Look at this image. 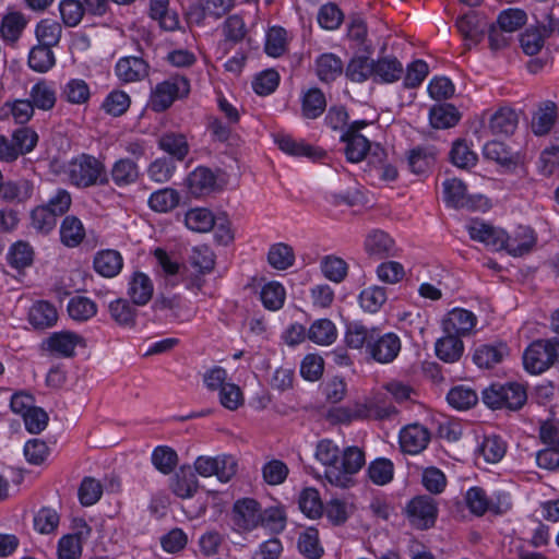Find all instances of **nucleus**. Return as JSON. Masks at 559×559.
<instances>
[{
	"instance_id": "5fc2aeb1",
	"label": "nucleus",
	"mask_w": 559,
	"mask_h": 559,
	"mask_svg": "<svg viewBox=\"0 0 559 559\" xmlns=\"http://www.w3.org/2000/svg\"><path fill=\"white\" fill-rule=\"evenodd\" d=\"M450 405L457 409H467L478 402L477 393L471 388L457 385L450 390L447 395Z\"/></svg>"
},
{
	"instance_id": "603ef678",
	"label": "nucleus",
	"mask_w": 559,
	"mask_h": 559,
	"mask_svg": "<svg viewBox=\"0 0 559 559\" xmlns=\"http://www.w3.org/2000/svg\"><path fill=\"white\" fill-rule=\"evenodd\" d=\"M374 61L366 56L354 57L346 69V75L354 82H364L373 74Z\"/></svg>"
},
{
	"instance_id": "7ed1b4c3",
	"label": "nucleus",
	"mask_w": 559,
	"mask_h": 559,
	"mask_svg": "<svg viewBox=\"0 0 559 559\" xmlns=\"http://www.w3.org/2000/svg\"><path fill=\"white\" fill-rule=\"evenodd\" d=\"M190 92L189 81L183 76H171L157 84L151 96V107L154 111L166 110L176 98L185 97Z\"/></svg>"
},
{
	"instance_id": "79ce46f5",
	"label": "nucleus",
	"mask_w": 559,
	"mask_h": 559,
	"mask_svg": "<svg viewBox=\"0 0 559 559\" xmlns=\"http://www.w3.org/2000/svg\"><path fill=\"white\" fill-rule=\"evenodd\" d=\"M260 297L267 310L275 311L283 307L286 292L278 282H270L262 287Z\"/></svg>"
},
{
	"instance_id": "f03ea898",
	"label": "nucleus",
	"mask_w": 559,
	"mask_h": 559,
	"mask_svg": "<svg viewBox=\"0 0 559 559\" xmlns=\"http://www.w3.org/2000/svg\"><path fill=\"white\" fill-rule=\"evenodd\" d=\"M71 185L78 188H88L107 182L106 168L98 158L81 154L72 158L64 170Z\"/></svg>"
},
{
	"instance_id": "864d4df0",
	"label": "nucleus",
	"mask_w": 559,
	"mask_h": 559,
	"mask_svg": "<svg viewBox=\"0 0 559 559\" xmlns=\"http://www.w3.org/2000/svg\"><path fill=\"white\" fill-rule=\"evenodd\" d=\"M60 516L58 512L51 508L44 507L34 515L33 524L39 534H51L58 528Z\"/></svg>"
},
{
	"instance_id": "412c9836",
	"label": "nucleus",
	"mask_w": 559,
	"mask_h": 559,
	"mask_svg": "<svg viewBox=\"0 0 559 559\" xmlns=\"http://www.w3.org/2000/svg\"><path fill=\"white\" fill-rule=\"evenodd\" d=\"M199 488L198 478L190 466H181L171 481V490L179 498H191Z\"/></svg>"
},
{
	"instance_id": "3c124183",
	"label": "nucleus",
	"mask_w": 559,
	"mask_h": 559,
	"mask_svg": "<svg viewBox=\"0 0 559 559\" xmlns=\"http://www.w3.org/2000/svg\"><path fill=\"white\" fill-rule=\"evenodd\" d=\"M83 532L64 535L58 543V559H79L82 554Z\"/></svg>"
},
{
	"instance_id": "393cba45",
	"label": "nucleus",
	"mask_w": 559,
	"mask_h": 559,
	"mask_svg": "<svg viewBox=\"0 0 559 559\" xmlns=\"http://www.w3.org/2000/svg\"><path fill=\"white\" fill-rule=\"evenodd\" d=\"M128 295L134 305H146L153 296V284L150 277L141 272L134 273L129 284Z\"/></svg>"
},
{
	"instance_id": "69168bd1",
	"label": "nucleus",
	"mask_w": 559,
	"mask_h": 559,
	"mask_svg": "<svg viewBox=\"0 0 559 559\" xmlns=\"http://www.w3.org/2000/svg\"><path fill=\"white\" fill-rule=\"evenodd\" d=\"M33 255L32 247L27 242L19 241L11 247L8 260L13 267L22 270L32 264Z\"/></svg>"
},
{
	"instance_id": "6e6552de",
	"label": "nucleus",
	"mask_w": 559,
	"mask_h": 559,
	"mask_svg": "<svg viewBox=\"0 0 559 559\" xmlns=\"http://www.w3.org/2000/svg\"><path fill=\"white\" fill-rule=\"evenodd\" d=\"M401 350V341L394 333H385L381 336L373 334L368 343V353L380 364L393 361Z\"/></svg>"
},
{
	"instance_id": "f704fd0d",
	"label": "nucleus",
	"mask_w": 559,
	"mask_h": 559,
	"mask_svg": "<svg viewBox=\"0 0 559 559\" xmlns=\"http://www.w3.org/2000/svg\"><path fill=\"white\" fill-rule=\"evenodd\" d=\"M112 320L120 326L133 328L136 322V309L126 299L119 298L109 304Z\"/></svg>"
},
{
	"instance_id": "2f4dec72",
	"label": "nucleus",
	"mask_w": 559,
	"mask_h": 559,
	"mask_svg": "<svg viewBox=\"0 0 559 559\" xmlns=\"http://www.w3.org/2000/svg\"><path fill=\"white\" fill-rule=\"evenodd\" d=\"M180 202V194L171 188H164L153 192L148 199L151 210L157 213H167Z\"/></svg>"
},
{
	"instance_id": "f257e3e1",
	"label": "nucleus",
	"mask_w": 559,
	"mask_h": 559,
	"mask_svg": "<svg viewBox=\"0 0 559 559\" xmlns=\"http://www.w3.org/2000/svg\"><path fill=\"white\" fill-rule=\"evenodd\" d=\"M314 455L325 466V479L338 488L353 486V475L365 464V453L361 449L348 447L341 454L338 447L328 439L318 442Z\"/></svg>"
},
{
	"instance_id": "bb28decb",
	"label": "nucleus",
	"mask_w": 559,
	"mask_h": 559,
	"mask_svg": "<svg viewBox=\"0 0 559 559\" xmlns=\"http://www.w3.org/2000/svg\"><path fill=\"white\" fill-rule=\"evenodd\" d=\"M557 119V105L551 100L544 102L532 120V130L536 135L547 134Z\"/></svg>"
},
{
	"instance_id": "c756f323",
	"label": "nucleus",
	"mask_w": 559,
	"mask_h": 559,
	"mask_svg": "<svg viewBox=\"0 0 559 559\" xmlns=\"http://www.w3.org/2000/svg\"><path fill=\"white\" fill-rule=\"evenodd\" d=\"M341 140L346 143L345 155L350 163L361 162L370 151V142L361 134L343 133Z\"/></svg>"
},
{
	"instance_id": "a18cd8bd",
	"label": "nucleus",
	"mask_w": 559,
	"mask_h": 559,
	"mask_svg": "<svg viewBox=\"0 0 559 559\" xmlns=\"http://www.w3.org/2000/svg\"><path fill=\"white\" fill-rule=\"evenodd\" d=\"M28 64L36 72H47L55 64V55L51 47L37 45L32 48Z\"/></svg>"
},
{
	"instance_id": "8fccbe9b",
	"label": "nucleus",
	"mask_w": 559,
	"mask_h": 559,
	"mask_svg": "<svg viewBox=\"0 0 559 559\" xmlns=\"http://www.w3.org/2000/svg\"><path fill=\"white\" fill-rule=\"evenodd\" d=\"M298 548L309 559H319L323 555V548L319 543V533L316 528L309 527L300 534Z\"/></svg>"
},
{
	"instance_id": "a19ab883",
	"label": "nucleus",
	"mask_w": 559,
	"mask_h": 559,
	"mask_svg": "<svg viewBox=\"0 0 559 559\" xmlns=\"http://www.w3.org/2000/svg\"><path fill=\"white\" fill-rule=\"evenodd\" d=\"M308 337L319 345H330L336 338L335 325L328 319L317 320L311 324Z\"/></svg>"
},
{
	"instance_id": "2eb2a0df",
	"label": "nucleus",
	"mask_w": 559,
	"mask_h": 559,
	"mask_svg": "<svg viewBox=\"0 0 559 559\" xmlns=\"http://www.w3.org/2000/svg\"><path fill=\"white\" fill-rule=\"evenodd\" d=\"M116 75L124 83L138 82L148 75V64L140 57H123L116 64Z\"/></svg>"
},
{
	"instance_id": "6e6d98bb",
	"label": "nucleus",
	"mask_w": 559,
	"mask_h": 559,
	"mask_svg": "<svg viewBox=\"0 0 559 559\" xmlns=\"http://www.w3.org/2000/svg\"><path fill=\"white\" fill-rule=\"evenodd\" d=\"M59 11L63 24L68 27H74L82 21L85 9L80 0H62L59 3Z\"/></svg>"
},
{
	"instance_id": "6ab92c4d",
	"label": "nucleus",
	"mask_w": 559,
	"mask_h": 559,
	"mask_svg": "<svg viewBox=\"0 0 559 559\" xmlns=\"http://www.w3.org/2000/svg\"><path fill=\"white\" fill-rule=\"evenodd\" d=\"M519 116L513 108H499L489 120V129L496 135H511L518 128Z\"/></svg>"
},
{
	"instance_id": "49530a36",
	"label": "nucleus",
	"mask_w": 559,
	"mask_h": 559,
	"mask_svg": "<svg viewBox=\"0 0 559 559\" xmlns=\"http://www.w3.org/2000/svg\"><path fill=\"white\" fill-rule=\"evenodd\" d=\"M111 177L117 186L130 185L139 177L138 166L128 158L119 159L111 169Z\"/></svg>"
},
{
	"instance_id": "4468645a",
	"label": "nucleus",
	"mask_w": 559,
	"mask_h": 559,
	"mask_svg": "<svg viewBox=\"0 0 559 559\" xmlns=\"http://www.w3.org/2000/svg\"><path fill=\"white\" fill-rule=\"evenodd\" d=\"M467 230L473 240L480 241L495 250L502 249L504 230L478 219L472 221Z\"/></svg>"
},
{
	"instance_id": "09e8293b",
	"label": "nucleus",
	"mask_w": 559,
	"mask_h": 559,
	"mask_svg": "<svg viewBox=\"0 0 559 559\" xmlns=\"http://www.w3.org/2000/svg\"><path fill=\"white\" fill-rule=\"evenodd\" d=\"M62 27L53 20L45 19L36 27V37L40 45L56 46L61 38Z\"/></svg>"
},
{
	"instance_id": "4d7b16f0",
	"label": "nucleus",
	"mask_w": 559,
	"mask_h": 559,
	"mask_svg": "<svg viewBox=\"0 0 559 559\" xmlns=\"http://www.w3.org/2000/svg\"><path fill=\"white\" fill-rule=\"evenodd\" d=\"M175 169L176 165L171 158L162 157L150 164L147 175L156 183H165L171 179Z\"/></svg>"
},
{
	"instance_id": "e433bc0d",
	"label": "nucleus",
	"mask_w": 559,
	"mask_h": 559,
	"mask_svg": "<svg viewBox=\"0 0 559 559\" xmlns=\"http://www.w3.org/2000/svg\"><path fill=\"white\" fill-rule=\"evenodd\" d=\"M151 460L154 467L164 475L171 474L178 464L176 451L167 445L156 447Z\"/></svg>"
},
{
	"instance_id": "338daca9",
	"label": "nucleus",
	"mask_w": 559,
	"mask_h": 559,
	"mask_svg": "<svg viewBox=\"0 0 559 559\" xmlns=\"http://www.w3.org/2000/svg\"><path fill=\"white\" fill-rule=\"evenodd\" d=\"M483 153L487 159L495 160L503 167L509 168L515 165L511 153L508 151L506 145L499 141H490L486 143Z\"/></svg>"
},
{
	"instance_id": "39448f33",
	"label": "nucleus",
	"mask_w": 559,
	"mask_h": 559,
	"mask_svg": "<svg viewBox=\"0 0 559 559\" xmlns=\"http://www.w3.org/2000/svg\"><path fill=\"white\" fill-rule=\"evenodd\" d=\"M443 191L447 204L455 209L474 211L487 205V199L483 195H468L464 182L456 178L445 180Z\"/></svg>"
},
{
	"instance_id": "aec40b11",
	"label": "nucleus",
	"mask_w": 559,
	"mask_h": 559,
	"mask_svg": "<svg viewBox=\"0 0 559 559\" xmlns=\"http://www.w3.org/2000/svg\"><path fill=\"white\" fill-rule=\"evenodd\" d=\"M436 355L444 362L453 364L457 361L464 352V344L461 336L452 333H444L435 345Z\"/></svg>"
},
{
	"instance_id": "423d86ee",
	"label": "nucleus",
	"mask_w": 559,
	"mask_h": 559,
	"mask_svg": "<svg viewBox=\"0 0 559 559\" xmlns=\"http://www.w3.org/2000/svg\"><path fill=\"white\" fill-rule=\"evenodd\" d=\"M554 354L551 340L535 341L524 352V367L533 374L542 373L551 366Z\"/></svg>"
},
{
	"instance_id": "b1692460",
	"label": "nucleus",
	"mask_w": 559,
	"mask_h": 559,
	"mask_svg": "<svg viewBox=\"0 0 559 559\" xmlns=\"http://www.w3.org/2000/svg\"><path fill=\"white\" fill-rule=\"evenodd\" d=\"M84 238L85 228L81 219L73 215L66 216L60 226L61 242L69 248H74L79 246Z\"/></svg>"
},
{
	"instance_id": "a211bd4d",
	"label": "nucleus",
	"mask_w": 559,
	"mask_h": 559,
	"mask_svg": "<svg viewBox=\"0 0 559 559\" xmlns=\"http://www.w3.org/2000/svg\"><path fill=\"white\" fill-rule=\"evenodd\" d=\"M189 192L194 197L209 194L214 190L216 177L211 169L198 167L186 179Z\"/></svg>"
},
{
	"instance_id": "e2e57ef3",
	"label": "nucleus",
	"mask_w": 559,
	"mask_h": 559,
	"mask_svg": "<svg viewBox=\"0 0 559 559\" xmlns=\"http://www.w3.org/2000/svg\"><path fill=\"white\" fill-rule=\"evenodd\" d=\"M368 476L376 485H385L393 479V464L388 459H377L368 467Z\"/></svg>"
},
{
	"instance_id": "72a5a7b5",
	"label": "nucleus",
	"mask_w": 559,
	"mask_h": 559,
	"mask_svg": "<svg viewBox=\"0 0 559 559\" xmlns=\"http://www.w3.org/2000/svg\"><path fill=\"white\" fill-rule=\"evenodd\" d=\"M169 0H151L150 15L158 20L159 25L165 31H175L179 25L178 15L168 10Z\"/></svg>"
},
{
	"instance_id": "5701e85b",
	"label": "nucleus",
	"mask_w": 559,
	"mask_h": 559,
	"mask_svg": "<svg viewBox=\"0 0 559 559\" xmlns=\"http://www.w3.org/2000/svg\"><path fill=\"white\" fill-rule=\"evenodd\" d=\"M551 35L546 25L531 26L520 36L523 51L528 56L537 55L544 47L545 39Z\"/></svg>"
},
{
	"instance_id": "58836bf2",
	"label": "nucleus",
	"mask_w": 559,
	"mask_h": 559,
	"mask_svg": "<svg viewBox=\"0 0 559 559\" xmlns=\"http://www.w3.org/2000/svg\"><path fill=\"white\" fill-rule=\"evenodd\" d=\"M267 262L276 270H286L295 262V253L290 246L280 242L271 246Z\"/></svg>"
},
{
	"instance_id": "f3484780",
	"label": "nucleus",
	"mask_w": 559,
	"mask_h": 559,
	"mask_svg": "<svg viewBox=\"0 0 559 559\" xmlns=\"http://www.w3.org/2000/svg\"><path fill=\"white\" fill-rule=\"evenodd\" d=\"M365 249L370 257L384 259L395 255V241L382 230L371 231L365 241Z\"/></svg>"
},
{
	"instance_id": "13d9d810",
	"label": "nucleus",
	"mask_w": 559,
	"mask_h": 559,
	"mask_svg": "<svg viewBox=\"0 0 559 559\" xmlns=\"http://www.w3.org/2000/svg\"><path fill=\"white\" fill-rule=\"evenodd\" d=\"M94 301L86 297H74L68 305L69 316L76 321H86L96 314Z\"/></svg>"
},
{
	"instance_id": "20e7f679",
	"label": "nucleus",
	"mask_w": 559,
	"mask_h": 559,
	"mask_svg": "<svg viewBox=\"0 0 559 559\" xmlns=\"http://www.w3.org/2000/svg\"><path fill=\"white\" fill-rule=\"evenodd\" d=\"M237 460L229 454L215 457L201 455L194 461V471L202 477L215 475L222 483L229 481L237 473Z\"/></svg>"
},
{
	"instance_id": "c9c22d12",
	"label": "nucleus",
	"mask_w": 559,
	"mask_h": 559,
	"mask_svg": "<svg viewBox=\"0 0 559 559\" xmlns=\"http://www.w3.org/2000/svg\"><path fill=\"white\" fill-rule=\"evenodd\" d=\"M158 146L177 160H182L189 153V144L182 134L166 133L159 138Z\"/></svg>"
},
{
	"instance_id": "ea45409f",
	"label": "nucleus",
	"mask_w": 559,
	"mask_h": 559,
	"mask_svg": "<svg viewBox=\"0 0 559 559\" xmlns=\"http://www.w3.org/2000/svg\"><path fill=\"white\" fill-rule=\"evenodd\" d=\"M320 267L325 278L337 284L345 280L348 272L347 263L335 255L324 257L321 260Z\"/></svg>"
},
{
	"instance_id": "f8f14e48",
	"label": "nucleus",
	"mask_w": 559,
	"mask_h": 559,
	"mask_svg": "<svg viewBox=\"0 0 559 559\" xmlns=\"http://www.w3.org/2000/svg\"><path fill=\"white\" fill-rule=\"evenodd\" d=\"M476 316L473 312L466 309L455 308L443 319V332L463 337L472 333L476 325Z\"/></svg>"
},
{
	"instance_id": "680f3d73",
	"label": "nucleus",
	"mask_w": 559,
	"mask_h": 559,
	"mask_svg": "<svg viewBox=\"0 0 559 559\" xmlns=\"http://www.w3.org/2000/svg\"><path fill=\"white\" fill-rule=\"evenodd\" d=\"M374 333V329L368 330L361 324L352 323L347 326L345 335L346 345L355 349H360L364 345L368 347V343L371 338H373Z\"/></svg>"
},
{
	"instance_id": "0eeeda50",
	"label": "nucleus",
	"mask_w": 559,
	"mask_h": 559,
	"mask_svg": "<svg viewBox=\"0 0 559 559\" xmlns=\"http://www.w3.org/2000/svg\"><path fill=\"white\" fill-rule=\"evenodd\" d=\"M406 510L411 523L417 528L426 530L435 524L438 509L433 498L416 497L409 501Z\"/></svg>"
},
{
	"instance_id": "c03bdc74",
	"label": "nucleus",
	"mask_w": 559,
	"mask_h": 559,
	"mask_svg": "<svg viewBox=\"0 0 559 559\" xmlns=\"http://www.w3.org/2000/svg\"><path fill=\"white\" fill-rule=\"evenodd\" d=\"M26 23V19L20 12L7 14L1 23L2 38L11 43L16 41L25 28Z\"/></svg>"
},
{
	"instance_id": "473e14b6",
	"label": "nucleus",
	"mask_w": 559,
	"mask_h": 559,
	"mask_svg": "<svg viewBox=\"0 0 559 559\" xmlns=\"http://www.w3.org/2000/svg\"><path fill=\"white\" fill-rule=\"evenodd\" d=\"M437 152L432 146H418L408 154V165L414 174L420 175L435 163Z\"/></svg>"
},
{
	"instance_id": "4be33fe9",
	"label": "nucleus",
	"mask_w": 559,
	"mask_h": 559,
	"mask_svg": "<svg viewBox=\"0 0 559 559\" xmlns=\"http://www.w3.org/2000/svg\"><path fill=\"white\" fill-rule=\"evenodd\" d=\"M28 320L36 329L51 328L58 320V312L52 304L39 300L31 307Z\"/></svg>"
},
{
	"instance_id": "4c0bfd02",
	"label": "nucleus",
	"mask_w": 559,
	"mask_h": 559,
	"mask_svg": "<svg viewBox=\"0 0 559 559\" xmlns=\"http://www.w3.org/2000/svg\"><path fill=\"white\" fill-rule=\"evenodd\" d=\"M342 72L343 62L333 53H324L317 60V74L321 81H334Z\"/></svg>"
},
{
	"instance_id": "9d476101",
	"label": "nucleus",
	"mask_w": 559,
	"mask_h": 559,
	"mask_svg": "<svg viewBox=\"0 0 559 559\" xmlns=\"http://www.w3.org/2000/svg\"><path fill=\"white\" fill-rule=\"evenodd\" d=\"M455 26L459 33L463 36L466 48H471V44H478L488 27V22L484 16L476 12L464 14L456 19Z\"/></svg>"
},
{
	"instance_id": "c85d7f7f",
	"label": "nucleus",
	"mask_w": 559,
	"mask_h": 559,
	"mask_svg": "<svg viewBox=\"0 0 559 559\" xmlns=\"http://www.w3.org/2000/svg\"><path fill=\"white\" fill-rule=\"evenodd\" d=\"M403 73V66L396 58H382L374 62L372 78L374 81L392 83Z\"/></svg>"
},
{
	"instance_id": "052dcab7",
	"label": "nucleus",
	"mask_w": 559,
	"mask_h": 559,
	"mask_svg": "<svg viewBox=\"0 0 559 559\" xmlns=\"http://www.w3.org/2000/svg\"><path fill=\"white\" fill-rule=\"evenodd\" d=\"M526 13L521 9H508L502 11L497 20L500 31L513 33L525 25Z\"/></svg>"
},
{
	"instance_id": "de8ad7c7",
	"label": "nucleus",
	"mask_w": 559,
	"mask_h": 559,
	"mask_svg": "<svg viewBox=\"0 0 559 559\" xmlns=\"http://www.w3.org/2000/svg\"><path fill=\"white\" fill-rule=\"evenodd\" d=\"M326 107V100L319 88L309 90L302 98V115L308 119L319 117Z\"/></svg>"
},
{
	"instance_id": "774afa93",
	"label": "nucleus",
	"mask_w": 559,
	"mask_h": 559,
	"mask_svg": "<svg viewBox=\"0 0 559 559\" xmlns=\"http://www.w3.org/2000/svg\"><path fill=\"white\" fill-rule=\"evenodd\" d=\"M451 162L460 168H468L477 162V155L471 151L464 140H456L450 152Z\"/></svg>"
},
{
	"instance_id": "dca6fc26",
	"label": "nucleus",
	"mask_w": 559,
	"mask_h": 559,
	"mask_svg": "<svg viewBox=\"0 0 559 559\" xmlns=\"http://www.w3.org/2000/svg\"><path fill=\"white\" fill-rule=\"evenodd\" d=\"M536 245V236L530 227H519L514 236L509 237L504 233L502 249L513 257H521L528 253Z\"/></svg>"
},
{
	"instance_id": "a878e982",
	"label": "nucleus",
	"mask_w": 559,
	"mask_h": 559,
	"mask_svg": "<svg viewBox=\"0 0 559 559\" xmlns=\"http://www.w3.org/2000/svg\"><path fill=\"white\" fill-rule=\"evenodd\" d=\"M94 269L104 277H114L122 269V257L116 250H103L94 258Z\"/></svg>"
},
{
	"instance_id": "37998d69",
	"label": "nucleus",
	"mask_w": 559,
	"mask_h": 559,
	"mask_svg": "<svg viewBox=\"0 0 559 559\" xmlns=\"http://www.w3.org/2000/svg\"><path fill=\"white\" fill-rule=\"evenodd\" d=\"M386 301V290L384 287L370 286L361 290L359 302L361 308L370 313L378 312Z\"/></svg>"
},
{
	"instance_id": "0e129e2a",
	"label": "nucleus",
	"mask_w": 559,
	"mask_h": 559,
	"mask_svg": "<svg viewBox=\"0 0 559 559\" xmlns=\"http://www.w3.org/2000/svg\"><path fill=\"white\" fill-rule=\"evenodd\" d=\"M299 508L309 518L322 514L323 506L319 492L314 488H306L299 496Z\"/></svg>"
},
{
	"instance_id": "ddd939ff",
	"label": "nucleus",
	"mask_w": 559,
	"mask_h": 559,
	"mask_svg": "<svg viewBox=\"0 0 559 559\" xmlns=\"http://www.w3.org/2000/svg\"><path fill=\"white\" fill-rule=\"evenodd\" d=\"M430 441V432L418 424L405 427L400 433V444L404 452L418 454L425 450Z\"/></svg>"
},
{
	"instance_id": "bf43d9fd",
	"label": "nucleus",
	"mask_w": 559,
	"mask_h": 559,
	"mask_svg": "<svg viewBox=\"0 0 559 559\" xmlns=\"http://www.w3.org/2000/svg\"><path fill=\"white\" fill-rule=\"evenodd\" d=\"M526 399V391L522 384L509 383L502 385V407L516 411L525 404Z\"/></svg>"
},
{
	"instance_id": "7c9ffc66",
	"label": "nucleus",
	"mask_w": 559,
	"mask_h": 559,
	"mask_svg": "<svg viewBox=\"0 0 559 559\" xmlns=\"http://www.w3.org/2000/svg\"><path fill=\"white\" fill-rule=\"evenodd\" d=\"M429 119L433 128L447 129L459 122L460 112L451 104H441L430 109Z\"/></svg>"
},
{
	"instance_id": "cd10ccee",
	"label": "nucleus",
	"mask_w": 559,
	"mask_h": 559,
	"mask_svg": "<svg viewBox=\"0 0 559 559\" xmlns=\"http://www.w3.org/2000/svg\"><path fill=\"white\" fill-rule=\"evenodd\" d=\"M185 224L192 231L207 233L215 226V216L209 209L195 207L186 213Z\"/></svg>"
},
{
	"instance_id": "1a4fd4ad",
	"label": "nucleus",
	"mask_w": 559,
	"mask_h": 559,
	"mask_svg": "<svg viewBox=\"0 0 559 559\" xmlns=\"http://www.w3.org/2000/svg\"><path fill=\"white\" fill-rule=\"evenodd\" d=\"M233 521L238 528L252 531L261 522L260 504L250 498L236 501L233 508Z\"/></svg>"
},
{
	"instance_id": "9b49d317",
	"label": "nucleus",
	"mask_w": 559,
	"mask_h": 559,
	"mask_svg": "<svg viewBox=\"0 0 559 559\" xmlns=\"http://www.w3.org/2000/svg\"><path fill=\"white\" fill-rule=\"evenodd\" d=\"M46 344L50 353L63 358L73 357L76 346L86 347V342L81 335L69 331L52 333Z\"/></svg>"
}]
</instances>
